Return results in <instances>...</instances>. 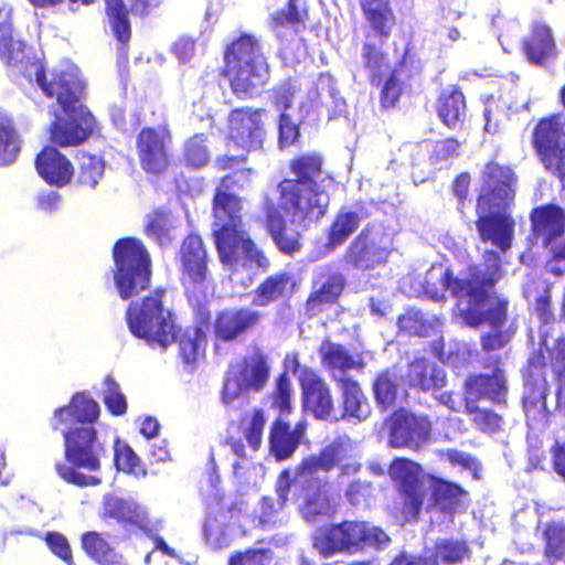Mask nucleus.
<instances>
[{
	"mask_svg": "<svg viewBox=\"0 0 565 565\" xmlns=\"http://www.w3.org/2000/svg\"><path fill=\"white\" fill-rule=\"evenodd\" d=\"M504 274L500 254L494 249H486L482 253V263L469 265L460 276H455L450 267L437 278L428 271L423 282V291L433 300H443L445 291L449 290L454 298L469 302L470 306L462 312L469 327L478 328L488 323L492 329H501L508 321L507 298L495 297L486 310L478 307L488 302Z\"/></svg>",
	"mask_w": 565,
	"mask_h": 565,
	"instance_id": "nucleus-1",
	"label": "nucleus"
},
{
	"mask_svg": "<svg viewBox=\"0 0 565 565\" xmlns=\"http://www.w3.org/2000/svg\"><path fill=\"white\" fill-rule=\"evenodd\" d=\"M98 403L86 393L79 392L73 395L67 406L55 409L54 416L57 423H70L71 427L63 433L64 458L66 463L57 462L55 470L67 483L79 488L95 487L102 480L95 476H87L79 471H98L102 467V458L107 449L98 439L94 424L99 418Z\"/></svg>",
	"mask_w": 565,
	"mask_h": 565,
	"instance_id": "nucleus-2",
	"label": "nucleus"
},
{
	"mask_svg": "<svg viewBox=\"0 0 565 565\" xmlns=\"http://www.w3.org/2000/svg\"><path fill=\"white\" fill-rule=\"evenodd\" d=\"M339 468L340 477L356 475L362 465L350 455L349 446L340 440L327 445L317 456L306 457L297 467L294 478L285 470L279 476L278 497L280 507H285L288 494L298 503V510L306 521L313 522L333 512L329 483L316 475L321 470L329 472Z\"/></svg>",
	"mask_w": 565,
	"mask_h": 565,
	"instance_id": "nucleus-3",
	"label": "nucleus"
},
{
	"mask_svg": "<svg viewBox=\"0 0 565 565\" xmlns=\"http://www.w3.org/2000/svg\"><path fill=\"white\" fill-rule=\"evenodd\" d=\"M252 169H243L221 179L212 199V215L216 228L213 231L218 259L224 267L235 269L242 258H245L258 269L267 271L270 260L263 249L244 230L243 199L231 193L232 189H243L237 175L249 181Z\"/></svg>",
	"mask_w": 565,
	"mask_h": 565,
	"instance_id": "nucleus-4",
	"label": "nucleus"
},
{
	"mask_svg": "<svg viewBox=\"0 0 565 565\" xmlns=\"http://www.w3.org/2000/svg\"><path fill=\"white\" fill-rule=\"evenodd\" d=\"M516 175L509 167L494 160L486 163L476 200L475 222L479 238L490 242L502 253L512 246L515 222L507 212L514 201Z\"/></svg>",
	"mask_w": 565,
	"mask_h": 565,
	"instance_id": "nucleus-5",
	"label": "nucleus"
},
{
	"mask_svg": "<svg viewBox=\"0 0 565 565\" xmlns=\"http://www.w3.org/2000/svg\"><path fill=\"white\" fill-rule=\"evenodd\" d=\"M166 289L157 287L139 301H131L125 313L134 337L143 339L150 347L167 349L178 340L179 328L172 312L163 305Z\"/></svg>",
	"mask_w": 565,
	"mask_h": 565,
	"instance_id": "nucleus-6",
	"label": "nucleus"
},
{
	"mask_svg": "<svg viewBox=\"0 0 565 565\" xmlns=\"http://www.w3.org/2000/svg\"><path fill=\"white\" fill-rule=\"evenodd\" d=\"M111 253L114 284L122 300H129L149 289L152 260L141 239L132 236L119 238Z\"/></svg>",
	"mask_w": 565,
	"mask_h": 565,
	"instance_id": "nucleus-7",
	"label": "nucleus"
},
{
	"mask_svg": "<svg viewBox=\"0 0 565 565\" xmlns=\"http://www.w3.org/2000/svg\"><path fill=\"white\" fill-rule=\"evenodd\" d=\"M390 542V536L380 526L366 521H342L321 529L313 537V547L322 557L329 558L339 553L383 550Z\"/></svg>",
	"mask_w": 565,
	"mask_h": 565,
	"instance_id": "nucleus-8",
	"label": "nucleus"
},
{
	"mask_svg": "<svg viewBox=\"0 0 565 565\" xmlns=\"http://www.w3.org/2000/svg\"><path fill=\"white\" fill-rule=\"evenodd\" d=\"M359 6L373 33L367 34L362 43L363 65L371 72H381L388 66L383 44L393 34L397 18L391 0H359Z\"/></svg>",
	"mask_w": 565,
	"mask_h": 565,
	"instance_id": "nucleus-9",
	"label": "nucleus"
},
{
	"mask_svg": "<svg viewBox=\"0 0 565 565\" xmlns=\"http://www.w3.org/2000/svg\"><path fill=\"white\" fill-rule=\"evenodd\" d=\"M388 476L397 495L395 509L405 521L417 522L427 498L422 466L409 458L397 457L390 463Z\"/></svg>",
	"mask_w": 565,
	"mask_h": 565,
	"instance_id": "nucleus-10",
	"label": "nucleus"
},
{
	"mask_svg": "<svg viewBox=\"0 0 565 565\" xmlns=\"http://www.w3.org/2000/svg\"><path fill=\"white\" fill-rule=\"evenodd\" d=\"M20 63L23 76L29 81L34 79L46 97L56 98L61 108L68 115L76 111L85 85L74 73L66 70H53L47 78L45 66L41 60L26 57Z\"/></svg>",
	"mask_w": 565,
	"mask_h": 565,
	"instance_id": "nucleus-11",
	"label": "nucleus"
},
{
	"mask_svg": "<svg viewBox=\"0 0 565 565\" xmlns=\"http://www.w3.org/2000/svg\"><path fill=\"white\" fill-rule=\"evenodd\" d=\"M297 182L285 178L277 184L280 210L300 224L319 222L328 211V198L320 186Z\"/></svg>",
	"mask_w": 565,
	"mask_h": 565,
	"instance_id": "nucleus-12",
	"label": "nucleus"
},
{
	"mask_svg": "<svg viewBox=\"0 0 565 565\" xmlns=\"http://www.w3.org/2000/svg\"><path fill=\"white\" fill-rule=\"evenodd\" d=\"M269 375L270 365L267 354L259 348L253 349L228 371L221 393L223 404H232L244 393L263 391Z\"/></svg>",
	"mask_w": 565,
	"mask_h": 565,
	"instance_id": "nucleus-13",
	"label": "nucleus"
},
{
	"mask_svg": "<svg viewBox=\"0 0 565 565\" xmlns=\"http://www.w3.org/2000/svg\"><path fill=\"white\" fill-rule=\"evenodd\" d=\"M209 262L203 238L196 233L186 235L179 248L180 281L185 296H194L195 289H209L213 285Z\"/></svg>",
	"mask_w": 565,
	"mask_h": 565,
	"instance_id": "nucleus-14",
	"label": "nucleus"
},
{
	"mask_svg": "<svg viewBox=\"0 0 565 565\" xmlns=\"http://www.w3.org/2000/svg\"><path fill=\"white\" fill-rule=\"evenodd\" d=\"M391 248L386 235L374 225H366L350 243L344 262L360 270H371L387 263Z\"/></svg>",
	"mask_w": 565,
	"mask_h": 565,
	"instance_id": "nucleus-15",
	"label": "nucleus"
},
{
	"mask_svg": "<svg viewBox=\"0 0 565 565\" xmlns=\"http://www.w3.org/2000/svg\"><path fill=\"white\" fill-rule=\"evenodd\" d=\"M431 423L427 416H417L403 408L390 417L388 444L392 448L422 449L429 441Z\"/></svg>",
	"mask_w": 565,
	"mask_h": 565,
	"instance_id": "nucleus-16",
	"label": "nucleus"
},
{
	"mask_svg": "<svg viewBox=\"0 0 565 565\" xmlns=\"http://www.w3.org/2000/svg\"><path fill=\"white\" fill-rule=\"evenodd\" d=\"M500 361H495V366L491 374H470L463 383V399L479 401L486 399L499 406H507L508 382L505 372L499 366Z\"/></svg>",
	"mask_w": 565,
	"mask_h": 565,
	"instance_id": "nucleus-17",
	"label": "nucleus"
},
{
	"mask_svg": "<svg viewBox=\"0 0 565 565\" xmlns=\"http://www.w3.org/2000/svg\"><path fill=\"white\" fill-rule=\"evenodd\" d=\"M260 320V312L246 307L223 309L213 321L214 338L222 343L235 342L256 328Z\"/></svg>",
	"mask_w": 565,
	"mask_h": 565,
	"instance_id": "nucleus-18",
	"label": "nucleus"
},
{
	"mask_svg": "<svg viewBox=\"0 0 565 565\" xmlns=\"http://www.w3.org/2000/svg\"><path fill=\"white\" fill-rule=\"evenodd\" d=\"M265 108L239 106L227 115V136L231 141H264L267 128Z\"/></svg>",
	"mask_w": 565,
	"mask_h": 565,
	"instance_id": "nucleus-19",
	"label": "nucleus"
},
{
	"mask_svg": "<svg viewBox=\"0 0 565 565\" xmlns=\"http://www.w3.org/2000/svg\"><path fill=\"white\" fill-rule=\"evenodd\" d=\"M268 74V64L224 66L222 70L233 95L239 100L255 98L266 84Z\"/></svg>",
	"mask_w": 565,
	"mask_h": 565,
	"instance_id": "nucleus-20",
	"label": "nucleus"
},
{
	"mask_svg": "<svg viewBox=\"0 0 565 565\" xmlns=\"http://www.w3.org/2000/svg\"><path fill=\"white\" fill-rule=\"evenodd\" d=\"M300 387L305 411L310 412L317 419H329L334 412V403L324 380L312 370H303Z\"/></svg>",
	"mask_w": 565,
	"mask_h": 565,
	"instance_id": "nucleus-21",
	"label": "nucleus"
},
{
	"mask_svg": "<svg viewBox=\"0 0 565 565\" xmlns=\"http://www.w3.org/2000/svg\"><path fill=\"white\" fill-rule=\"evenodd\" d=\"M35 168L47 184L58 188L68 184L74 175L72 162L51 143L36 154Z\"/></svg>",
	"mask_w": 565,
	"mask_h": 565,
	"instance_id": "nucleus-22",
	"label": "nucleus"
},
{
	"mask_svg": "<svg viewBox=\"0 0 565 565\" xmlns=\"http://www.w3.org/2000/svg\"><path fill=\"white\" fill-rule=\"evenodd\" d=\"M297 282L294 275L279 270L266 276L252 292L254 307H268L275 302L289 299L295 292Z\"/></svg>",
	"mask_w": 565,
	"mask_h": 565,
	"instance_id": "nucleus-23",
	"label": "nucleus"
},
{
	"mask_svg": "<svg viewBox=\"0 0 565 565\" xmlns=\"http://www.w3.org/2000/svg\"><path fill=\"white\" fill-rule=\"evenodd\" d=\"M265 228L281 254L292 256L301 250V234L288 227L284 215L273 202H268L265 207Z\"/></svg>",
	"mask_w": 565,
	"mask_h": 565,
	"instance_id": "nucleus-24",
	"label": "nucleus"
},
{
	"mask_svg": "<svg viewBox=\"0 0 565 565\" xmlns=\"http://www.w3.org/2000/svg\"><path fill=\"white\" fill-rule=\"evenodd\" d=\"M103 519H114L125 526H134L149 534L151 522L145 508L131 500L109 495L103 504Z\"/></svg>",
	"mask_w": 565,
	"mask_h": 565,
	"instance_id": "nucleus-25",
	"label": "nucleus"
},
{
	"mask_svg": "<svg viewBox=\"0 0 565 565\" xmlns=\"http://www.w3.org/2000/svg\"><path fill=\"white\" fill-rule=\"evenodd\" d=\"M532 232L542 238L544 246L551 245L565 234V211L556 204H544L532 210Z\"/></svg>",
	"mask_w": 565,
	"mask_h": 565,
	"instance_id": "nucleus-26",
	"label": "nucleus"
},
{
	"mask_svg": "<svg viewBox=\"0 0 565 565\" xmlns=\"http://www.w3.org/2000/svg\"><path fill=\"white\" fill-rule=\"evenodd\" d=\"M522 50L531 64L544 66L557 55L556 43L551 28L542 22L532 24L523 39Z\"/></svg>",
	"mask_w": 565,
	"mask_h": 565,
	"instance_id": "nucleus-27",
	"label": "nucleus"
},
{
	"mask_svg": "<svg viewBox=\"0 0 565 565\" xmlns=\"http://www.w3.org/2000/svg\"><path fill=\"white\" fill-rule=\"evenodd\" d=\"M406 379L411 388L424 393L439 391L447 383L445 370L424 356L408 364Z\"/></svg>",
	"mask_w": 565,
	"mask_h": 565,
	"instance_id": "nucleus-28",
	"label": "nucleus"
},
{
	"mask_svg": "<svg viewBox=\"0 0 565 565\" xmlns=\"http://www.w3.org/2000/svg\"><path fill=\"white\" fill-rule=\"evenodd\" d=\"M345 287V278L339 271H330L324 280L310 291L305 301L306 315L316 317L329 307L337 305Z\"/></svg>",
	"mask_w": 565,
	"mask_h": 565,
	"instance_id": "nucleus-29",
	"label": "nucleus"
},
{
	"mask_svg": "<svg viewBox=\"0 0 565 565\" xmlns=\"http://www.w3.org/2000/svg\"><path fill=\"white\" fill-rule=\"evenodd\" d=\"M96 128L97 125L92 115L71 119L55 115L49 128V141H86L95 136Z\"/></svg>",
	"mask_w": 565,
	"mask_h": 565,
	"instance_id": "nucleus-30",
	"label": "nucleus"
},
{
	"mask_svg": "<svg viewBox=\"0 0 565 565\" xmlns=\"http://www.w3.org/2000/svg\"><path fill=\"white\" fill-rule=\"evenodd\" d=\"M436 110L441 121L450 129H461L467 118V102L461 88L449 85L437 98Z\"/></svg>",
	"mask_w": 565,
	"mask_h": 565,
	"instance_id": "nucleus-31",
	"label": "nucleus"
},
{
	"mask_svg": "<svg viewBox=\"0 0 565 565\" xmlns=\"http://www.w3.org/2000/svg\"><path fill=\"white\" fill-rule=\"evenodd\" d=\"M306 427L303 424H297L294 430H290L288 423L276 419L269 433V450L278 460L282 461L290 458L299 447Z\"/></svg>",
	"mask_w": 565,
	"mask_h": 565,
	"instance_id": "nucleus-32",
	"label": "nucleus"
},
{
	"mask_svg": "<svg viewBox=\"0 0 565 565\" xmlns=\"http://www.w3.org/2000/svg\"><path fill=\"white\" fill-rule=\"evenodd\" d=\"M335 382L341 392L342 418L365 420L371 414V406L359 382L349 376L339 377Z\"/></svg>",
	"mask_w": 565,
	"mask_h": 565,
	"instance_id": "nucleus-33",
	"label": "nucleus"
},
{
	"mask_svg": "<svg viewBox=\"0 0 565 565\" xmlns=\"http://www.w3.org/2000/svg\"><path fill=\"white\" fill-rule=\"evenodd\" d=\"M267 64L262 45L254 35L243 33L224 51V66Z\"/></svg>",
	"mask_w": 565,
	"mask_h": 565,
	"instance_id": "nucleus-34",
	"label": "nucleus"
},
{
	"mask_svg": "<svg viewBox=\"0 0 565 565\" xmlns=\"http://www.w3.org/2000/svg\"><path fill=\"white\" fill-rule=\"evenodd\" d=\"M81 546L86 555L99 565H127L124 555L97 531H87L81 536Z\"/></svg>",
	"mask_w": 565,
	"mask_h": 565,
	"instance_id": "nucleus-35",
	"label": "nucleus"
},
{
	"mask_svg": "<svg viewBox=\"0 0 565 565\" xmlns=\"http://www.w3.org/2000/svg\"><path fill=\"white\" fill-rule=\"evenodd\" d=\"M428 479L433 505L444 513L455 512L461 499L468 495V491L458 483L434 475H429Z\"/></svg>",
	"mask_w": 565,
	"mask_h": 565,
	"instance_id": "nucleus-36",
	"label": "nucleus"
},
{
	"mask_svg": "<svg viewBox=\"0 0 565 565\" xmlns=\"http://www.w3.org/2000/svg\"><path fill=\"white\" fill-rule=\"evenodd\" d=\"M22 42L14 36L12 9L0 4V60L6 65H15L23 60Z\"/></svg>",
	"mask_w": 565,
	"mask_h": 565,
	"instance_id": "nucleus-37",
	"label": "nucleus"
},
{
	"mask_svg": "<svg viewBox=\"0 0 565 565\" xmlns=\"http://www.w3.org/2000/svg\"><path fill=\"white\" fill-rule=\"evenodd\" d=\"M322 167V158L317 153L297 156L289 161V170L296 178H288V181H298L297 183L301 185L319 186V179L323 173Z\"/></svg>",
	"mask_w": 565,
	"mask_h": 565,
	"instance_id": "nucleus-38",
	"label": "nucleus"
},
{
	"mask_svg": "<svg viewBox=\"0 0 565 565\" xmlns=\"http://www.w3.org/2000/svg\"><path fill=\"white\" fill-rule=\"evenodd\" d=\"M130 9L124 0H105V14L115 39L127 45L131 39Z\"/></svg>",
	"mask_w": 565,
	"mask_h": 565,
	"instance_id": "nucleus-39",
	"label": "nucleus"
},
{
	"mask_svg": "<svg viewBox=\"0 0 565 565\" xmlns=\"http://www.w3.org/2000/svg\"><path fill=\"white\" fill-rule=\"evenodd\" d=\"M372 391L376 405L382 409H388L398 401L399 382L398 376L390 369H385L377 373Z\"/></svg>",
	"mask_w": 565,
	"mask_h": 565,
	"instance_id": "nucleus-40",
	"label": "nucleus"
},
{
	"mask_svg": "<svg viewBox=\"0 0 565 565\" xmlns=\"http://www.w3.org/2000/svg\"><path fill=\"white\" fill-rule=\"evenodd\" d=\"M172 225L170 212L166 209H156L146 216L145 234L161 247L169 246L174 237L171 233Z\"/></svg>",
	"mask_w": 565,
	"mask_h": 565,
	"instance_id": "nucleus-41",
	"label": "nucleus"
},
{
	"mask_svg": "<svg viewBox=\"0 0 565 565\" xmlns=\"http://www.w3.org/2000/svg\"><path fill=\"white\" fill-rule=\"evenodd\" d=\"M465 409L477 430L487 435H494L503 429L504 418L493 409L480 407L478 403L469 399L465 403Z\"/></svg>",
	"mask_w": 565,
	"mask_h": 565,
	"instance_id": "nucleus-42",
	"label": "nucleus"
},
{
	"mask_svg": "<svg viewBox=\"0 0 565 565\" xmlns=\"http://www.w3.org/2000/svg\"><path fill=\"white\" fill-rule=\"evenodd\" d=\"M360 215L354 211L339 212L327 233V246L334 248L341 246L358 230Z\"/></svg>",
	"mask_w": 565,
	"mask_h": 565,
	"instance_id": "nucleus-43",
	"label": "nucleus"
},
{
	"mask_svg": "<svg viewBox=\"0 0 565 565\" xmlns=\"http://www.w3.org/2000/svg\"><path fill=\"white\" fill-rule=\"evenodd\" d=\"M308 11L299 7V0H288L284 9L275 11L270 15V25L277 30L290 25L296 32L306 29Z\"/></svg>",
	"mask_w": 565,
	"mask_h": 565,
	"instance_id": "nucleus-44",
	"label": "nucleus"
},
{
	"mask_svg": "<svg viewBox=\"0 0 565 565\" xmlns=\"http://www.w3.org/2000/svg\"><path fill=\"white\" fill-rule=\"evenodd\" d=\"M138 153L140 164L147 173H161L169 166L164 143H138Z\"/></svg>",
	"mask_w": 565,
	"mask_h": 565,
	"instance_id": "nucleus-45",
	"label": "nucleus"
},
{
	"mask_svg": "<svg viewBox=\"0 0 565 565\" xmlns=\"http://www.w3.org/2000/svg\"><path fill=\"white\" fill-rule=\"evenodd\" d=\"M533 141H565V114L542 117L533 129Z\"/></svg>",
	"mask_w": 565,
	"mask_h": 565,
	"instance_id": "nucleus-46",
	"label": "nucleus"
},
{
	"mask_svg": "<svg viewBox=\"0 0 565 565\" xmlns=\"http://www.w3.org/2000/svg\"><path fill=\"white\" fill-rule=\"evenodd\" d=\"M470 557L467 542L452 539H439L434 544V559L445 564L461 563Z\"/></svg>",
	"mask_w": 565,
	"mask_h": 565,
	"instance_id": "nucleus-47",
	"label": "nucleus"
},
{
	"mask_svg": "<svg viewBox=\"0 0 565 565\" xmlns=\"http://www.w3.org/2000/svg\"><path fill=\"white\" fill-rule=\"evenodd\" d=\"M114 461L117 469L125 473L132 475L136 478L147 476V470L139 456L129 445L121 444L119 439L115 441Z\"/></svg>",
	"mask_w": 565,
	"mask_h": 565,
	"instance_id": "nucleus-48",
	"label": "nucleus"
},
{
	"mask_svg": "<svg viewBox=\"0 0 565 565\" xmlns=\"http://www.w3.org/2000/svg\"><path fill=\"white\" fill-rule=\"evenodd\" d=\"M321 360L329 371L347 372L348 370L362 367L354 358L340 344L328 343L321 351Z\"/></svg>",
	"mask_w": 565,
	"mask_h": 565,
	"instance_id": "nucleus-49",
	"label": "nucleus"
},
{
	"mask_svg": "<svg viewBox=\"0 0 565 565\" xmlns=\"http://www.w3.org/2000/svg\"><path fill=\"white\" fill-rule=\"evenodd\" d=\"M545 168L565 177V143H534Z\"/></svg>",
	"mask_w": 565,
	"mask_h": 565,
	"instance_id": "nucleus-50",
	"label": "nucleus"
},
{
	"mask_svg": "<svg viewBox=\"0 0 565 565\" xmlns=\"http://www.w3.org/2000/svg\"><path fill=\"white\" fill-rule=\"evenodd\" d=\"M543 537L544 555L561 559L565 555V527L558 523H548L544 529Z\"/></svg>",
	"mask_w": 565,
	"mask_h": 565,
	"instance_id": "nucleus-51",
	"label": "nucleus"
},
{
	"mask_svg": "<svg viewBox=\"0 0 565 565\" xmlns=\"http://www.w3.org/2000/svg\"><path fill=\"white\" fill-rule=\"evenodd\" d=\"M104 396L103 402L107 411L113 416H121L127 412V399L124 393L120 391L119 384L115 381L111 375H107L104 379Z\"/></svg>",
	"mask_w": 565,
	"mask_h": 565,
	"instance_id": "nucleus-52",
	"label": "nucleus"
},
{
	"mask_svg": "<svg viewBox=\"0 0 565 565\" xmlns=\"http://www.w3.org/2000/svg\"><path fill=\"white\" fill-rule=\"evenodd\" d=\"M104 174V162L96 156L84 153L81 158L78 183L94 189Z\"/></svg>",
	"mask_w": 565,
	"mask_h": 565,
	"instance_id": "nucleus-53",
	"label": "nucleus"
},
{
	"mask_svg": "<svg viewBox=\"0 0 565 565\" xmlns=\"http://www.w3.org/2000/svg\"><path fill=\"white\" fill-rule=\"evenodd\" d=\"M273 552L269 548L248 547L233 552L227 559V565H270Z\"/></svg>",
	"mask_w": 565,
	"mask_h": 565,
	"instance_id": "nucleus-54",
	"label": "nucleus"
},
{
	"mask_svg": "<svg viewBox=\"0 0 565 565\" xmlns=\"http://www.w3.org/2000/svg\"><path fill=\"white\" fill-rule=\"evenodd\" d=\"M291 394L292 387L288 374H279L276 380L275 390L271 393V406L284 415L290 414L292 411Z\"/></svg>",
	"mask_w": 565,
	"mask_h": 565,
	"instance_id": "nucleus-55",
	"label": "nucleus"
},
{
	"mask_svg": "<svg viewBox=\"0 0 565 565\" xmlns=\"http://www.w3.org/2000/svg\"><path fill=\"white\" fill-rule=\"evenodd\" d=\"M206 342V335L201 328H196L194 335L182 334L179 339L180 355L184 363L193 364L199 356L200 348Z\"/></svg>",
	"mask_w": 565,
	"mask_h": 565,
	"instance_id": "nucleus-56",
	"label": "nucleus"
},
{
	"mask_svg": "<svg viewBox=\"0 0 565 565\" xmlns=\"http://www.w3.org/2000/svg\"><path fill=\"white\" fill-rule=\"evenodd\" d=\"M154 120L148 126L143 127L137 141H166L170 139V128L166 116L162 113H152Z\"/></svg>",
	"mask_w": 565,
	"mask_h": 565,
	"instance_id": "nucleus-57",
	"label": "nucleus"
},
{
	"mask_svg": "<svg viewBox=\"0 0 565 565\" xmlns=\"http://www.w3.org/2000/svg\"><path fill=\"white\" fill-rule=\"evenodd\" d=\"M397 327L401 333L417 337H424L428 328L422 313L413 309H407L398 316Z\"/></svg>",
	"mask_w": 565,
	"mask_h": 565,
	"instance_id": "nucleus-58",
	"label": "nucleus"
},
{
	"mask_svg": "<svg viewBox=\"0 0 565 565\" xmlns=\"http://www.w3.org/2000/svg\"><path fill=\"white\" fill-rule=\"evenodd\" d=\"M403 93L402 82L397 78V71L393 70L387 76L380 94V105L384 109L393 108Z\"/></svg>",
	"mask_w": 565,
	"mask_h": 565,
	"instance_id": "nucleus-59",
	"label": "nucleus"
},
{
	"mask_svg": "<svg viewBox=\"0 0 565 565\" xmlns=\"http://www.w3.org/2000/svg\"><path fill=\"white\" fill-rule=\"evenodd\" d=\"M265 424L266 418L264 411L262 408H255L248 420V425L244 429L245 439L255 451L260 448Z\"/></svg>",
	"mask_w": 565,
	"mask_h": 565,
	"instance_id": "nucleus-60",
	"label": "nucleus"
},
{
	"mask_svg": "<svg viewBox=\"0 0 565 565\" xmlns=\"http://www.w3.org/2000/svg\"><path fill=\"white\" fill-rule=\"evenodd\" d=\"M344 494L350 504L365 505L374 494V487L371 481L356 479L349 483Z\"/></svg>",
	"mask_w": 565,
	"mask_h": 565,
	"instance_id": "nucleus-61",
	"label": "nucleus"
},
{
	"mask_svg": "<svg viewBox=\"0 0 565 565\" xmlns=\"http://www.w3.org/2000/svg\"><path fill=\"white\" fill-rule=\"evenodd\" d=\"M44 542L55 556L61 558L64 563H72V548L64 534L55 531L47 532L44 535Z\"/></svg>",
	"mask_w": 565,
	"mask_h": 565,
	"instance_id": "nucleus-62",
	"label": "nucleus"
},
{
	"mask_svg": "<svg viewBox=\"0 0 565 565\" xmlns=\"http://www.w3.org/2000/svg\"><path fill=\"white\" fill-rule=\"evenodd\" d=\"M471 175L463 171L455 177L450 184L451 194L457 199V210L460 214H465L467 202L469 201Z\"/></svg>",
	"mask_w": 565,
	"mask_h": 565,
	"instance_id": "nucleus-63",
	"label": "nucleus"
},
{
	"mask_svg": "<svg viewBox=\"0 0 565 565\" xmlns=\"http://www.w3.org/2000/svg\"><path fill=\"white\" fill-rule=\"evenodd\" d=\"M194 296H186L188 301L194 308L195 321L202 326H209L211 312L207 307V289H195Z\"/></svg>",
	"mask_w": 565,
	"mask_h": 565,
	"instance_id": "nucleus-64",
	"label": "nucleus"
}]
</instances>
